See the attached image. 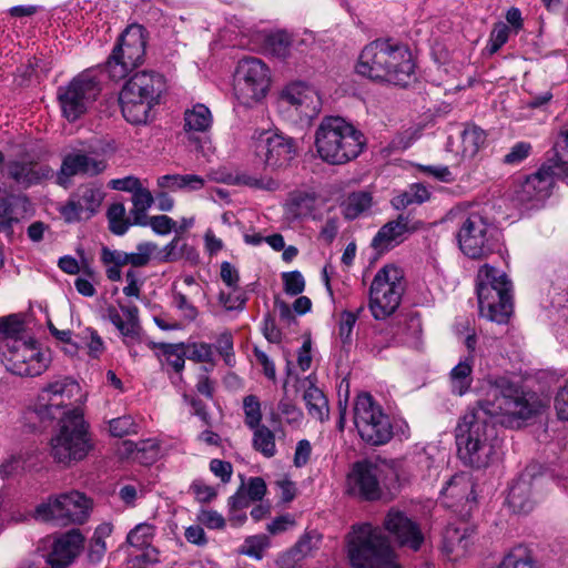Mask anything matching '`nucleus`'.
<instances>
[{"label": "nucleus", "instance_id": "nucleus-1", "mask_svg": "<svg viewBox=\"0 0 568 568\" xmlns=\"http://www.w3.org/2000/svg\"><path fill=\"white\" fill-rule=\"evenodd\" d=\"M488 398L468 410L456 427L459 458L467 465L486 467L497 442L495 424L513 426L515 422L530 418L541 403L536 393L499 376L489 379Z\"/></svg>", "mask_w": 568, "mask_h": 568}, {"label": "nucleus", "instance_id": "nucleus-2", "mask_svg": "<svg viewBox=\"0 0 568 568\" xmlns=\"http://www.w3.org/2000/svg\"><path fill=\"white\" fill-rule=\"evenodd\" d=\"M415 63L406 45L389 40L366 44L356 64V72L377 82L407 85L414 78Z\"/></svg>", "mask_w": 568, "mask_h": 568}, {"label": "nucleus", "instance_id": "nucleus-3", "mask_svg": "<svg viewBox=\"0 0 568 568\" xmlns=\"http://www.w3.org/2000/svg\"><path fill=\"white\" fill-rule=\"evenodd\" d=\"M0 353L6 368L14 375L33 377L49 366V357L29 336L22 322L16 316L0 318Z\"/></svg>", "mask_w": 568, "mask_h": 568}, {"label": "nucleus", "instance_id": "nucleus-4", "mask_svg": "<svg viewBox=\"0 0 568 568\" xmlns=\"http://www.w3.org/2000/svg\"><path fill=\"white\" fill-rule=\"evenodd\" d=\"M314 143L318 158L331 165L356 159L366 145L364 134L341 116H325L320 122Z\"/></svg>", "mask_w": 568, "mask_h": 568}, {"label": "nucleus", "instance_id": "nucleus-5", "mask_svg": "<svg viewBox=\"0 0 568 568\" xmlns=\"http://www.w3.org/2000/svg\"><path fill=\"white\" fill-rule=\"evenodd\" d=\"M164 90V79L155 72H136L123 85L119 94L121 112L131 124H146L152 110L159 104Z\"/></svg>", "mask_w": 568, "mask_h": 568}, {"label": "nucleus", "instance_id": "nucleus-6", "mask_svg": "<svg viewBox=\"0 0 568 568\" xmlns=\"http://www.w3.org/2000/svg\"><path fill=\"white\" fill-rule=\"evenodd\" d=\"M511 290V282L504 272L483 265L476 277L480 316L497 324H507L513 313Z\"/></svg>", "mask_w": 568, "mask_h": 568}, {"label": "nucleus", "instance_id": "nucleus-7", "mask_svg": "<svg viewBox=\"0 0 568 568\" xmlns=\"http://www.w3.org/2000/svg\"><path fill=\"white\" fill-rule=\"evenodd\" d=\"M347 554L354 568H399L388 539L371 524L353 527L347 536Z\"/></svg>", "mask_w": 568, "mask_h": 568}, {"label": "nucleus", "instance_id": "nucleus-8", "mask_svg": "<svg viewBox=\"0 0 568 568\" xmlns=\"http://www.w3.org/2000/svg\"><path fill=\"white\" fill-rule=\"evenodd\" d=\"M91 448L82 412L74 407L67 418L61 420L58 434L51 438V456L57 463L69 466L84 459Z\"/></svg>", "mask_w": 568, "mask_h": 568}, {"label": "nucleus", "instance_id": "nucleus-9", "mask_svg": "<svg viewBox=\"0 0 568 568\" xmlns=\"http://www.w3.org/2000/svg\"><path fill=\"white\" fill-rule=\"evenodd\" d=\"M91 500L78 490L49 496L34 509V517L58 526L81 525L89 518Z\"/></svg>", "mask_w": 568, "mask_h": 568}, {"label": "nucleus", "instance_id": "nucleus-10", "mask_svg": "<svg viewBox=\"0 0 568 568\" xmlns=\"http://www.w3.org/2000/svg\"><path fill=\"white\" fill-rule=\"evenodd\" d=\"M48 153L43 145L24 146L18 158L4 163L2 173L24 189L42 184L54 178V170L49 164L40 162Z\"/></svg>", "mask_w": 568, "mask_h": 568}, {"label": "nucleus", "instance_id": "nucleus-11", "mask_svg": "<svg viewBox=\"0 0 568 568\" xmlns=\"http://www.w3.org/2000/svg\"><path fill=\"white\" fill-rule=\"evenodd\" d=\"M146 40L142 26H129L120 37L106 62V71L115 81L124 79L133 69L139 67L145 55Z\"/></svg>", "mask_w": 568, "mask_h": 568}, {"label": "nucleus", "instance_id": "nucleus-12", "mask_svg": "<svg viewBox=\"0 0 568 568\" xmlns=\"http://www.w3.org/2000/svg\"><path fill=\"white\" fill-rule=\"evenodd\" d=\"M354 424L361 438L369 445H383L390 440L393 428L389 417L373 397L361 394L354 404Z\"/></svg>", "mask_w": 568, "mask_h": 568}, {"label": "nucleus", "instance_id": "nucleus-13", "mask_svg": "<svg viewBox=\"0 0 568 568\" xmlns=\"http://www.w3.org/2000/svg\"><path fill=\"white\" fill-rule=\"evenodd\" d=\"M404 293L402 275L395 266L381 268L371 284L369 310L376 320L392 315L399 306Z\"/></svg>", "mask_w": 568, "mask_h": 568}, {"label": "nucleus", "instance_id": "nucleus-14", "mask_svg": "<svg viewBox=\"0 0 568 568\" xmlns=\"http://www.w3.org/2000/svg\"><path fill=\"white\" fill-rule=\"evenodd\" d=\"M81 387L71 377L61 376L45 384L34 403V412L41 419H63L74 409L67 410Z\"/></svg>", "mask_w": 568, "mask_h": 568}, {"label": "nucleus", "instance_id": "nucleus-15", "mask_svg": "<svg viewBox=\"0 0 568 568\" xmlns=\"http://www.w3.org/2000/svg\"><path fill=\"white\" fill-rule=\"evenodd\" d=\"M271 83L268 67L260 59L246 58L239 62L234 92L237 100L251 106L261 101L267 93Z\"/></svg>", "mask_w": 568, "mask_h": 568}, {"label": "nucleus", "instance_id": "nucleus-16", "mask_svg": "<svg viewBox=\"0 0 568 568\" xmlns=\"http://www.w3.org/2000/svg\"><path fill=\"white\" fill-rule=\"evenodd\" d=\"M100 81L91 72H83L73 78L65 87L58 90L62 114L69 121L78 120L100 94Z\"/></svg>", "mask_w": 568, "mask_h": 568}, {"label": "nucleus", "instance_id": "nucleus-17", "mask_svg": "<svg viewBox=\"0 0 568 568\" xmlns=\"http://www.w3.org/2000/svg\"><path fill=\"white\" fill-rule=\"evenodd\" d=\"M255 158L272 171L286 168L296 156L297 146L294 139L276 132L262 131L252 136Z\"/></svg>", "mask_w": 568, "mask_h": 568}, {"label": "nucleus", "instance_id": "nucleus-18", "mask_svg": "<svg viewBox=\"0 0 568 568\" xmlns=\"http://www.w3.org/2000/svg\"><path fill=\"white\" fill-rule=\"evenodd\" d=\"M494 227L479 213L462 217L457 240L462 252L471 258H481L493 252Z\"/></svg>", "mask_w": 568, "mask_h": 568}, {"label": "nucleus", "instance_id": "nucleus-19", "mask_svg": "<svg viewBox=\"0 0 568 568\" xmlns=\"http://www.w3.org/2000/svg\"><path fill=\"white\" fill-rule=\"evenodd\" d=\"M103 196L102 190L94 184L80 185L59 212L68 223L90 219L100 207Z\"/></svg>", "mask_w": 568, "mask_h": 568}, {"label": "nucleus", "instance_id": "nucleus-20", "mask_svg": "<svg viewBox=\"0 0 568 568\" xmlns=\"http://www.w3.org/2000/svg\"><path fill=\"white\" fill-rule=\"evenodd\" d=\"M84 546V536L79 529H71L57 536L45 555L50 568H68L80 555Z\"/></svg>", "mask_w": 568, "mask_h": 568}, {"label": "nucleus", "instance_id": "nucleus-21", "mask_svg": "<svg viewBox=\"0 0 568 568\" xmlns=\"http://www.w3.org/2000/svg\"><path fill=\"white\" fill-rule=\"evenodd\" d=\"M281 101L293 108L301 119L315 118L322 108L318 92L304 82L288 84L281 94Z\"/></svg>", "mask_w": 568, "mask_h": 568}, {"label": "nucleus", "instance_id": "nucleus-22", "mask_svg": "<svg viewBox=\"0 0 568 568\" xmlns=\"http://www.w3.org/2000/svg\"><path fill=\"white\" fill-rule=\"evenodd\" d=\"M105 162L91 154L74 151L67 154L57 172L55 182L60 186L69 187L71 178L75 175H97L104 171Z\"/></svg>", "mask_w": 568, "mask_h": 568}, {"label": "nucleus", "instance_id": "nucleus-23", "mask_svg": "<svg viewBox=\"0 0 568 568\" xmlns=\"http://www.w3.org/2000/svg\"><path fill=\"white\" fill-rule=\"evenodd\" d=\"M347 491L367 500L381 497V488L375 463L358 462L354 464L346 479Z\"/></svg>", "mask_w": 568, "mask_h": 568}, {"label": "nucleus", "instance_id": "nucleus-24", "mask_svg": "<svg viewBox=\"0 0 568 568\" xmlns=\"http://www.w3.org/2000/svg\"><path fill=\"white\" fill-rule=\"evenodd\" d=\"M419 226L420 223L413 221L409 215L400 214L379 229L372 241V246L378 251L392 248L402 243L408 234L416 232Z\"/></svg>", "mask_w": 568, "mask_h": 568}, {"label": "nucleus", "instance_id": "nucleus-25", "mask_svg": "<svg viewBox=\"0 0 568 568\" xmlns=\"http://www.w3.org/2000/svg\"><path fill=\"white\" fill-rule=\"evenodd\" d=\"M31 203L26 195L11 194L0 199V235L11 241L14 226L30 212Z\"/></svg>", "mask_w": 568, "mask_h": 568}, {"label": "nucleus", "instance_id": "nucleus-26", "mask_svg": "<svg viewBox=\"0 0 568 568\" xmlns=\"http://www.w3.org/2000/svg\"><path fill=\"white\" fill-rule=\"evenodd\" d=\"M385 528L403 546H408L413 550L419 549L423 542V535L417 525L409 519L403 511L390 509L384 521Z\"/></svg>", "mask_w": 568, "mask_h": 568}, {"label": "nucleus", "instance_id": "nucleus-27", "mask_svg": "<svg viewBox=\"0 0 568 568\" xmlns=\"http://www.w3.org/2000/svg\"><path fill=\"white\" fill-rule=\"evenodd\" d=\"M552 178L548 171H538L525 179L514 193V200L520 205H534L545 200L550 192Z\"/></svg>", "mask_w": 568, "mask_h": 568}, {"label": "nucleus", "instance_id": "nucleus-28", "mask_svg": "<svg viewBox=\"0 0 568 568\" xmlns=\"http://www.w3.org/2000/svg\"><path fill=\"white\" fill-rule=\"evenodd\" d=\"M119 310L111 306L108 308V318L121 333L125 344L133 343L140 338L141 326L139 323V308L132 304H119Z\"/></svg>", "mask_w": 568, "mask_h": 568}, {"label": "nucleus", "instance_id": "nucleus-29", "mask_svg": "<svg viewBox=\"0 0 568 568\" xmlns=\"http://www.w3.org/2000/svg\"><path fill=\"white\" fill-rule=\"evenodd\" d=\"M154 536V527L146 523L136 525L126 536V542L143 552L136 555L133 559V566L143 568L144 565L152 564L159 560L158 551L151 547Z\"/></svg>", "mask_w": 568, "mask_h": 568}, {"label": "nucleus", "instance_id": "nucleus-30", "mask_svg": "<svg viewBox=\"0 0 568 568\" xmlns=\"http://www.w3.org/2000/svg\"><path fill=\"white\" fill-rule=\"evenodd\" d=\"M539 485L538 478L521 476L510 487L507 496V505L517 514H528L536 504L532 490Z\"/></svg>", "mask_w": 568, "mask_h": 568}, {"label": "nucleus", "instance_id": "nucleus-31", "mask_svg": "<svg viewBox=\"0 0 568 568\" xmlns=\"http://www.w3.org/2000/svg\"><path fill=\"white\" fill-rule=\"evenodd\" d=\"M473 530L465 524L459 526L449 525L444 532L443 550L456 560L466 555L471 544Z\"/></svg>", "mask_w": 568, "mask_h": 568}, {"label": "nucleus", "instance_id": "nucleus-32", "mask_svg": "<svg viewBox=\"0 0 568 568\" xmlns=\"http://www.w3.org/2000/svg\"><path fill=\"white\" fill-rule=\"evenodd\" d=\"M442 498L447 507H455L463 500H468L473 493V483L467 474H456L442 488Z\"/></svg>", "mask_w": 568, "mask_h": 568}, {"label": "nucleus", "instance_id": "nucleus-33", "mask_svg": "<svg viewBox=\"0 0 568 568\" xmlns=\"http://www.w3.org/2000/svg\"><path fill=\"white\" fill-rule=\"evenodd\" d=\"M183 130L190 136L207 132L213 124L211 110L203 103H196L184 111Z\"/></svg>", "mask_w": 568, "mask_h": 568}, {"label": "nucleus", "instance_id": "nucleus-34", "mask_svg": "<svg viewBox=\"0 0 568 568\" xmlns=\"http://www.w3.org/2000/svg\"><path fill=\"white\" fill-rule=\"evenodd\" d=\"M486 133L477 125H467L460 133V150L457 163L474 159L486 144Z\"/></svg>", "mask_w": 568, "mask_h": 568}, {"label": "nucleus", "instance_id": "nucleus-35", "mask_svg": "<svg viewBox=\"0 0 568 568\" xmlns=\"http://www.w3.org/2000/svg\"><path fill=\"white\" fill-rule=\"evenodd\" d=\"M156 184L161 190L170 192L176 191H197L201 190L205 181L196 174H166L158 178Z\"/></svg>", "mask_w": 568, "mask_h": 568}, {"label": "nucleus", "instance_id": "nucleus-36", "mask_svg": "<svg viewBox=\"0 0 568 568\" xmlns=\"http://www.w3.org/2000/svg\"><path fill=\"white\" fill-rule=\"evenodd\" d=\"M303 399L308 415L318 422H324L328 418L329 406L328 400L324 393L310 382L308 387L304 390Z\"/></svg>", "mask_w": 568, "mask_h": 568}, {"label": "nucleus", "instance_id": "nucleus-37", "mask_svg": "<svg viewBox=\"0 0 568 568\" xmlns=\"http://www.w3.org/2000/svg\"><path fill=\"white\" fill-rule=\"evenodd\" d=\"M473 356H467L452 368L449 379L450 388L454 394L462 396L470 388L473 383Z\"/></svg>", "mask_w": 568, "mask_h": 568}, {"label": "nucleus", "instance_id": "nucleus-38", "mask_svg": "<svg viewBox=\"0 0 568 568\" xmlns=\"http://www.w3.org/2000/svg\"><path fill=\"white\" fill-rule=\"evenodd\" d=\"M251 429L253 448L265 458L274 457L277 454L274 432L263 424Z\"/></svg>", "mask_w": 568, "mask_h": 568}, {"label": "nucleus", "instance_id": "nucleus-39", "mask_svg": "<svg viewBox=\"0 0 568 568\" xmlns=\"http://www.w3.org/2000/svg\"><path fill=\"white\" fill-rule=\"evenodd\" d=\"M113 526L110 523H102L95 528L87 552L90 562L98 564L103 559L106 552L105 539L111 536Z\"/></svg>", "mask_w": 568, "mask_h": 568}, {"label": "nucleus", "instance_id": "nucleus-40", "mask_svg": "<svg viewBox=\"0 0 568 568\" xmlns=\"http://www.w3.org/2000/svg\"><path fill=\"white\" fill-rule=\"evenodd\" d=\"M379 487L390 490L396 488L402 480V463L398 460H378L375 463Z\"/></svg>", "mask_w": 568, "mask_h": 568}, {"label": "nucleus", "instance_id": "nucleus-41", "mask_svg": "<svg viewBox=\"0 0 568 568\" xmlns=\"http://www.w3.org/2000/svg\"><path fill=\"white\" fill-rule=\"evenodd\" d=\"M497 568H539L531 551L524 547L517 546L509 550L499 562Z\"/></svg>", "mask_w": 568, "mask_h": 568}, {"label": "nucleus", "instance_id": "nucleus-42", "mask_svg": "<svg viewBox=\"0 0 568 568\" xmlns=\"http://www.w3.org/2000/svg\"><path fill=\"white\" fill-rule=\"evenodd\" d=\"M131 201L133 207L130 210V216L133 225L144 224V221L148 217L146 212L154 203L153 195L148 189L142 186L132 195Z\"/></svg>", "mask_w": 568, "mask_h": 568}, {"label": "nucleus", "instance_id": "nucleus-43", "mask_svg": "<svg viewBox=\"0 0 568 568\" xmlns=\"http://www.w3.org/2000/svg\"><path fill=\"white\" fill-rule=\"evenodd\" d=\"M109 229L115 235H124L130 225H133L132 219L126 216V210L123 203H113L106 212Z\"/></svg>", "mask_w": 568, "mask_h": 568}, {"label": "nucleus", "instance_id": "nucleus-44", "mask_svg": "<svg viewBox=\"0 0 568 568\" xmlns=\"http://www.w3.org/2000/svg\"><path fill=\"white\" fill-rule=\"evenodd\" d=\"M372 206V196L367 192L352 193L344 206L345 217L354 220Z\"/></svg>", "mask_w": 568, "mask_h": 568}, {"label": "nucleus", "instance_id": "nucleus-45", "mask_svg": "<svg viewBox=\"0 0 568 568\" xmlns=\"http://www.w3.org/2000/svg\"><path fill=\"white\" fill-rule=\"evenodd\" d=\"M236 183L255 190L276 191L280 183L267 175H256L252 173H241L236 176Z\"/></svg>", "mask_w": 568, "mask_h": 568}, {"label": "nucleus", "instance_id": "nucleus-46", "mask_svg": "<svg viewBox=\"0 0 568 568\" xmlns=\"http://www.w3.org/2000/svg\"><path fill=\"white\" fill-rule=\"evenodd\" d=\"M270 546V539L265 535H255L247 537L239 548V554L248 556L256 560L263 558L265 549Z\"/></svg>", "mask_w": 568, "mask_h": 568}, {"label": "nucleus", "instance_id": "nucleus-47", "mask_svg": "<svg viewBox=\"0 0 568 568\" xmlns=\"http://www.w3.org/2000/svg\"><path fill=\"white\" fill-rule=\"evenodd\" d=\"M172 305L176 308L182 321L185 323L194 322L200 315L199 308L182 292L173 291Z\"/></svg>", "mask_w": 568, "mask_h": 568}, {"label": "nucleus", "instance_id": "nucleus-48", "mask_svg": "<svg viewBox=\"0 0 568 568\" xmlns=\"http://www.w3.org/2000/svg\"><path fill=\"white\" fill-rule=\"evenodd\" d=\"M162 355L166 363L178 373L184 368L185 364V351L184 344H160L159 345Z\"/></svg>", "mask_w": 568, "mask_h": 568}, {"label": "nucleus", "instance_id": "nucleus-49", "mask_svg": "<svg viewBox=\"0 0 568 568\" xmlns=\"http://www.w3.org/2000/svg\"><path fill=\"white\" fill-rule=\"evenodd\" d=\"M266 49L278 58H285L291 48V38L284 31L271 33L265 39Z\"/></svg>", "mask_w": 568, "mask_h": 568}, {"label": "nucleus", "instance_id": "nucleus-50", "mask_svg": "<svg viewBox=\"0 0 568 568\" xmlns=\"http://www.w3.org/2000/svg\"><path fill=\"white\" fill-rule=\"evenodd\" d=\"M158 245L153 242L139 243L134 252L129 253L130 265L133 267H143L155 256Z\"/></svg>", "mask_w": 568, "mask_h": 568}, {"label": "nucleus", "instance_id": "nucleus-51", "mask_svg": "<svg viewBox=\"0 0 568 568\" xmlns=\"http://www.w3.org/2000/svg\"><path fill=\"white\" fill-rule=\"evenodd\" d=\"M220 305L225 311H242L247 301L246 293L240 287L231 288V292H220L217 296Z\"/></svg>", "mask_w": 568, "mask_h": 568}, {"label": "nucleus", "instance_id": "nucleus-52", "mask_svg": "<svg viewBox=\"0 0 568 568\" xmlns=\"http://www.w3.org/2000/svg\"><path fill=\"white\" fill-rule=\"evenodd\" d=\"M243 409L245 415V425L251 429L261 425L262 410L261 403L255 395H247L243 399Z\"/></svg>", "mask_w": 568, "mask_h": 568}, {"label": "nucleus", "instance_id": "nucleus-53", "mask_svg": "<svg viewBox=\"0 0 568 568\" xmlns=\"http://www.w3.org/2000/svg\"><path fill=\"white\" fill-rule=\"evenodd\" d=\"M357 322V314L349 311H343L338 321V338L343 347L352 344V333Z\"/></svg>", "mask_w": 568, "mask_h": 568}, {"label": "nucleus", "instance_id": "nucleus-54", "mask_svg": "<svg viewBox=\"0 0 568 568\" xmlns=\"http://www.w3.org/2000/svg\"><path fill=\"white\" fill-rule=\"evenodd\" d=\"M79 337L88 347L91 357L98 358L104 352V343L97 331L87 327L79 334Z\"/></svg>", "mask_w": 568, "mask_h": 568}, {"label": "nucleus", "instance_id": "nucleus-55", "mask_svg": "<svg viewBox=\"0 0 568 568\" xmlns=\"http://www.w3.org/2000/svg\"><path fill=\"white\" fill-rule=\"evenodd\" d=\"M510 31V27L505 22H498L494 26L487 45L490 54L496 53L508 41Z\"/></svg>", "mask_w": 568, "mask_h": 568}, {"label": "nucleus", "instance_id": "nucleus-56", "mask_svg": "<svg viewBox=\"0 0 568 568\" xmlns=\"http://www.w3.org/2000/svg\"><path fill=\"white\" fill-rule=\"evenodd\" d=\"M278 413L290 425H300L303 420V412L287 397H283L278 403Z\"/></svg>", "mask_w": 568, "mask_h": 568}, {"label": "nucleus", "instance_id": "nucleus-57", "mask_svg": "<svg viewBox=\"0 0 568 568\" xmlns=\"http://www.w3.org/2000/svg\"><path fill=\"white\" fill-rule=\"evenodd\" d=\"M140 226H150L155 234L168 235L174 231L176 222L168 215H154L148 216L144 224H140Z\"/></svg>", "mask_w": 568, "mask_h": 568}, {"label": "nucleus", "instance_id": "nucleus-58", "mask_svg": "<svg viewBox=\"0 0 568 568\" xmlns=\"http://www.w3.org/2000/svg\"><path fill=\"white\" fill-rule=\"evenodd\" d=\"M136 424L131 416H122L110 420V433L114 437H123L136 433Z\"/></svg>", "mask_w": 568, "mask_h": 568}, {"label": "nucleus", "instance_id": "nucleus-59", "mask_svg": "<svg viewBox=\"0 0 568 568\" xmlns=\"http://www.w3.org/2000/svg\"><path fill=\"white\" fill-rule=\"evenodd\" d=\"M321 539L322 537L317 531H308L300 538L294 547V550L302 557H305L310 555L313 549H316L320 546Z\"/></svg>", "mask_w": 568, "mask_h": 568}, {"label": "nucleus", "instance_id": "nucleus-60", "mask_svg": "<svg viewBox=\"0 0 568 568\" xmlns=\"http://www.w3.org/2000/svg\"><path fill=\"white\" fill-rule=\"evenodd\" d=\"M189 358L197 363H212L213 348L206 343H192L187 346Z\"/></svg>", "mask_w": 568, "mask_h": 568}, {"label": "nucleus", "instance_id": "nucleus-61", "mask_svg": "<svg viewBox=\"0 0 568 568\" xmlns=\"http://www.w3.org/2000/svg\"><path fill=\"white\" fill-rule=\"evenodd\" d=\"M284 291L290 295H298L304 291L305 281L298 271L283 273Z\"/></svg>", "mask_w": 568, "mask_h": 568}, {"label": "nucleus", "instance_id": "nucleus-62", "mask_svg": "<svg viewBox=\"0 0 568 568\" xmlns=\"http://www.w3.org/2000/svg\"><path fill=\"white\" fill-rule=\"evenodd\" d=\"M215 347L225 363L230 366L234 364L233 336L229 332L222 333L217 339Z\"/></svg>", "mask_w": 568, "mask_h": 568}, {"label": "nucleus", "instance_id": "nucleus-63", "mask_svg": "<svg viewBox=\"0 0 568 568\" xmlns=\"http://www.w3.org/2000/svg\"><path fill=\"white\" fill-rule=\"evenodd\" d=\"M555 409L559 419L568 422V379L556 394Z\"/></svg>", "mask_w": 568, "mask_h": 568}, {"label": "nucleus", "instance_id": "nucleus-64", "mask_svg": "<svg viewBox=\"0 0 568 568\" xmlns=\"http://www.w3.org/2000/svg\"><path fill=\"white\" fill-rule=\"evenodd\" d=\"M554 150L558 162L568 164V125L560 130Z\"/></svg>", "mask_w": 568, "mask_h": 568}]
</instances>
